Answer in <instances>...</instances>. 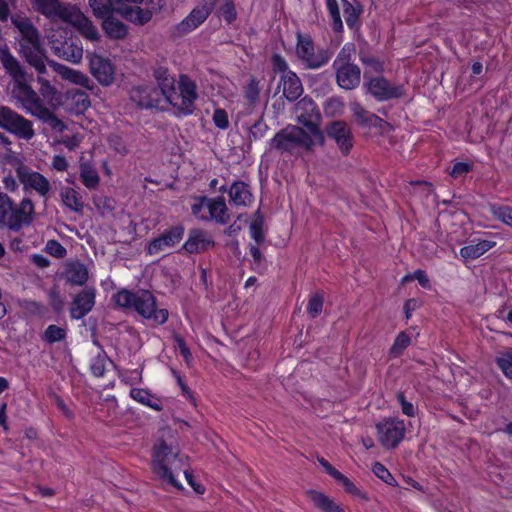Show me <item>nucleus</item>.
Here are the masks:
<instances>
[{
	"mask_svg": "<svg viewBox=\"0 0 512 512\" xmlns=\"http://www.w3.org/2000/svg\"><path fill=\"white\" fill-rule=\"evenodd\" d=\"M45 251L56 258H63L67 254L66 248L57 240H48Z\"/></svg>",
	"mask_w": 512,
	"mask_h": 512,
	"instance_id": "nucleus-53",
	"label": "nucleus"
},
{
	"mask_svg": "<svg viewBox=\"0 0 512 512\" xmlns=\"http://www.w3.org/2000/svg\"><path fill=\"white\" fill-rule=\"evenodd\" d=\"M88 3L93 15L102 21L117 13L118 8L114 7L112 0H88Z\"/></svg>",
	"mask_w": 512,
	"mask_h": 512,
	"instance_id": "nucleus-38",
	"label": "nucleus"
},
{
	"mask_svg": "<svg viewBox=\"0 0 512 512\" xmlns=\"http://www.w3.org/2000/svg\"><path fill=\"white\" fill-rule=\"evenodd\" d=\"M178 100L170 103L178 117L191 115L195 110V100L198 98L197 87L194 81L186 75H180Z\"/></svg>",
	"mask_w": 512,
	"mask_h": 512,
	"instance_id": "nucleus-7",
	"label": "nucleus"
},
{
	"mask_svg": "<svg viewBox=\"0 0 512 512\" xmlns=\"http://www.w3.org/2000/svg\"><path fill=\"white\" fill-rule=\"evenodd\" d=\"M214 246L215 242L207 237L206 231L192 229L189 232L187 241L183 245V249L190 254H199Z\"/></svg>",
	"mask_w": 512,
	"mask_h": 512,
	"instance_id": "nucleus-22",
	"label": "nucleus"
},
{
	"mask_svg": "<svg viewBox=\"0 0 512 512\" xmlns=\"http://www.w3.org/2000/svg\"><path fill=\"white\" fill-rule=\"evenodd\" d=\"M230 200L237 206H247L252 200L249 185L243 181H235L228 190Z\"/></svg>",
	"mask_w": 512,
	"mask_h": 512,
	"instance_id": "nucleus-31",
	"label": "nucleus"
},
{
	"mask_svg": "<svg viewBox=\"0 0 512 512\" xmlns=\"http://www.w3.org/2000/svg\"><path fill=\"white\" fill-rule=\"evenodd\" d=\"M491 212L496 219L512 227V207L491 205Z\"/></svg>",
	"mask_w": 512,
	"mask_h": 512,
	"instance_id": "nucleus-44",
	"label": "nucleus"
},
{
	"mask_svg": "<svg viewBox=\"0 0 512 512\" xmlns=\"http://www.w3.org/2000/svg\"><path fill=\"white\" fill-rule=\"evenodd\" d=\"M89 67L93 77L103 86H109L114 81L115 68L112 62L97 54L89 56Z\"/></svg>",
	"mask_w": 512,
	"mask_h": 512,
	"instance_id": "nucleus-16",
	"label": "nucleus"
},
{
	"mask_svg": "<svg viewBox=\"0 0 512 512\" xmlns=\"http://www.w3.org/2000/svg\"><path fill=\"white\" fill-rule=\"evenodd\" d=\"M117 13L120 14L127 21L143 26L148 23L153 16V11L141 8L139 6H124L121 9H117Z\"/></svg>",
	"mask_w": 512,
	"mask_h": 512,
	"instance_id": "nucleus-25",
	"label": "nucleus"
},
{
	"mask_svg": "<svg viewBox=\"0 0 512 512\" xmlns=\"http://www.w3.org/2000/svg\"><path fill=\"white\" fill-rule=\"evenodd\" d=\"M101 27L106 37L111 40H123L128 36V26L117 19L114 14L104 19Z\"/></svg>",
	"mask_w": 512,
	"mask_h": 512,
	"instance_id": "nucleus-27",
	"label": "nucleus"
},
{
	"mask_svg": "<svg viewBox=\"0 0 512 512\" xmlns=\"http://www.w3.org/2000/svg\"><path fill=\"white\" fill-rule=\"evenodd\" d=\"M108 143L116 152L122 155H126L128 153V149L124 145L122 137L119 135H110L108 137Z\"/></svg>",
	"mask_w": 512,
	"mask_h": 512,
	"instance_id": "nucleus-63",
	"label": "nucleus"
},
{
	"mask_svg": "<svg viewBox=\"0 0 512 512\" xmlns=\"http://www.w3.org/2000/svg\"><path fill=\"white\" fill-rule=\"evenodd\" d=\"M16 173L19 181L24 186V190L27 191L31 188L42 196H45L49 192L51 188L50 183L41 173L31 171L29 167L23 164L16 168Z\"/></svg>",
	"mask_w": 512,
	"mask_h": 512,
	"instance_id": "nucleus-15",
	"label": "nucleus"
},
{
	"mask_svg": "<svg viewBox=\"0 0 512 512\" xmlns=\"http://www.w3.org/2000/svg\"><path fill=\"white\" fill-rule=\"evenodd\" d=\"M26 215L27 214L24 213L19 206L13 205V210H11L5 226H7L11 231L19 232L23 226L30 225Z\"/></svg>",
	"mask_w": 512,
	"mask_h": 512,
	"instance_id": "nucleus-39",
	"label": "nucleus"
},
{
	"mask_svg": "<svg viewBox=\"0 0 512 512\" xmlns=\"http://www.w3.org/2000/svg\"><path fill=\"white\" fill-rule=\"evenodd\" d=\"M411 342V339L408 334H406L404 331L400 332L392 347L390 348V355L394 357L400 356L404 350L409 346Z\"/></svg>",
	"mask_w": 512,
	"mask_h": 512,
	"instance_id": "nucleus-43",
	"label": "nucleus"
},
{
	"mask_svg": "<svg viewBox=\"0 0 512 512\" xmlns=\"http://www.w3.org/2000/svg\"><path fill=\"white\" fill-rule=\"evenodd\" d=\"M263 226L264 223H260V221H252L250 224L251 237L258 245L262 244L265 240Z\"/></svg>",
	"mask_w": 512,
	"mask_h": 512,
	"instance_id": "nucleus-58",
	"label": "nucleus"
},
{
	"mask_svg": "<svg viewBox=\"0 0 512 512\" xmlns=\"http://www.w3.org/2000/svg\"><path fill=\"white\" fill-rule=\"evenodd\" d=\"M29 113H31L33 116H36L38 119L43 121L44 123L47 121V118L51 114L52 111H50L46 106L43 105L42 100L39 99L37 103L32 105L30 109L27 110Z\"/></svg>",
	"mask_w": 512,
	"mask_h": 512,
	"instance_id": "nucleus-54",
	"label": "nucleus"
},
{
	"mask_svg": "<svg viewBox=\"0 0 512 512\" xmlns=\"http://www.w3.org/2000/svg\"><path fill=\"white\" fill-rule=\"evenodd\" d=\"M307 495L314 506L322 512H345L343 507L322 492L316 490L307 491Z\"/></svg>",
	"mask_w": 512,
	"mask_h": 512,
	"instance_id": "nucleus-29",
	"label": "nucleus"
},
{
	"mask_svg": "<svg viewBox=\"0 0 512 512\" xmlns=\"http://www.w3.org/2000/svg\"><path fill=\"white\" fill-rule=\"evenodd\" d=\"M296 110L300 111V114L307 113L309 116H312V113H320L314 100L309 96H305L297 102Z\"/></svg>",
	"mask_w": 512,
	"mask_h": 512,
	"instance_id": "nucleus-49",
	"label": "nucleus"
},
{
	"mask_svg": "<svg viewBox=\"0 0 512 512\" xmlns=\"http://www.w3.org/2000/svg\"><path fill=\"white\" fill-rule=\"evenodd\" d=\"M106 355L105 354H99L97 357L94 358L90 370L91 373L96 377H102L105 373V362H106Z\"/></svg>",
	"mask_w": 512,
	"mask_h": 512,
	"instance_id": "nucleus-56",
	"label": "nucleus"
},
{
	"mask_svg": "<svg viewBox=\"0 0 512 512\" xmlns=\"http://www.w3.org/2000/svg\"><path fill=\"white\" fill-rule=\"evenodd\" d=\"M65 278L71 285L83 286L89 278V272L86 265L80 261H74L67 265L65 269Z\"/></svg>",
	"mask_w": 512,
	"mask_h": 512,
	"instance_id": "nucleus-28",
	"label": "nucleus"
},
{
	"mask_svg": "<svg viewBox=\"0 0 512 512\" xmlns=\"http://www.w3.org/2000/svg\"><path fill=\"white\" fill-rule=\"evenodd\" d=\"M259 95V81L255 77H252L245 87L244 96L250 103H255L259 99Z\"/></svg>",
	"mask_w": 512,
	"mask_h": 512,
	"instance_id": "nucleus-50",
	"label": "nucleus"
},
{
	"mask_svg": "<svg viewBox=\"0 0 512 512\" xmlns=\"http://www.w3.org/2000/svg\"><path fill=\"white\" fill-rule=\"evenodd\" d=\"M211 13L212 3H210V0H202L199 5L191 10L188 16L175 26V34L183 36L195 30L206 21Z\"/></svg>",
	"mask_w": 512,
	"mask_h": 512,
	"instance_id": "nucleus-11",
	"label": "nucleus"
},
{
	"mask_svg": "<svg viewBox=\"0 0 512 512\" xmlns=\"http://www.w3.org/2000/svg\"><path fill=\"white\" fill-rule=\"evenodd\" d=\"M336 82L344 90H353L360 85L361 69L358 65H341L334 68Z\"/></svg>",
	"mask_w": 512,
	"mask_h": 512,
	"instance_id": "nucleus-20",
	"label": "nucleus"
},
{
	"mask_svg": "<svg viewBox=\"0 0 512 512\" xmlns=\"http://www.w3.org/2000/svg\"><path fill=\"white\" fill-rule=\"evenodd\" d=\"M96 290L93 287H86L76 294L71 307L70 316L72 319H82L85 317L95 305Z\"/></svg>",
	"mask_w": 512,
	"mask_h": 512,
	"instance_id": "nucleus-17",
	"label": "nucleus"
},
{
	"mask_svg": "<svg viewBox=\"0 0 512 512\" xmlns=\"http://www.w3.org/2000/svg\"><path fill=\"white\" fill-rule=\"evenodd\" d=\"M130 396L134 400H136V401H138V402H140V403H142V404H144V405H146V406H148L150 408H153L156 411H161L163 409L162 406L159 404V400L158 399H156V401H152L153 396L146 389L132 388L130 390Z\"/></svg>",
	"mask_w": 512,
	"mask_h": 512,
	"instance_id": "nucleus-40",
	"label": "nucleus"
},
{
	"mask_svg": "<svg viewBox=\"0 0 512 512\" xmlns=\"http://www.w3.org/2000/svg\"><path fill=\"white\" fill-rule=\"evenodd\" d=\"M271 63L274 72H281L282 74H285L286 72L290 71L288 69V64L286 60L279 54L272 55Z\"/></svg>",
	"mask_w": 512,
	"mask_h": 512,
	"instance_id": "nucleus-64",
	"label": "nucleus"
},
{
	"mask_svg": "<svg viewBox=\"0 0 512 512\" xmlns=\"http://www.w3.org/2000/svg\"><path fill=\"white\" fill-rule=\"evenodd\" d=\"M364 87L366 88V93L381 102L399 99L405 94L403 86H394L383 76L370 77L364 83Z\"/></svg>",
	"mask_w": 512,
	"mask_h": 512,
	"instance_id": "nucleus-9",
	"label": "nucleus"
},
{
	"mask_svg": "<svg viewBox=\"0 0 512 512\" xmlns=\"http://www.w3.org/2000/svg\"><path fill=\"white\" fill-rule=\"evenodd\" d=\"M297 56L303 61L307 68L317 69L326 64L332 53L327 49H319L315 52V45L310 35H303L297 32Z\"/></svg>",
	"mask_w": 512,
	"mask_h": 512,
	"instance_id": "nucleus-5",
	"label": "nucleus"
},
{
	"mask_svg": "<svg viewBox=\"0 0 512 512\" xmlns=\"http://www.w3.org/2000/svg\"><path fill=\"white\" fill-rule=\"evenodd\" d=\"M181 470V460L165 440L159 439L153 447L152 471L164 483L179 490L181 484L176 480L174 473Z\"/></svg>",
	"mask_w": 512,
	"mask_h": 512,
	"instance_id": "nucleus-3",
	"label": "nucleus"
},
{
	"mask_svg": "<svg viewBox=\"0 0 512 512\" xmlns=\"http://www.w3.org/2000/svg\"><path fill=\"white\" fill-rule=\"evenodd\" d=\"M153 77L157 82L158 90L161 91V97H164L168 103H173V100L179 99L175 87V79L170 75L167 67H154Z\"/></svg>",
	"mask_w": 512,
	"mask_h": 512,
	"instance_id": "nucleus-19",
	"label": "nucleus"
},
{
	"mask_svg": "<svg viewBox=\"0 0 512 512\" xmlns=\"http://www.w3.org/2000/svg\"><path fill=\"white\" fill-rule=\"evenodd\" d=\"M213 122L219 129H227L229 127L228 114L224 109H216L213 114Z\"/></svg>",
	"mask_w": 512,
	"mask_h": 512,
	"instance_id": "nucleus-57",
	"label": "nucleus"
},
{
	"mask_svg": "<svg viewBox=\"0 0 512 512\" xmlns=\"http://www.w3.org/2000/svg\"><path fill=\"white\" fill-rule=\"evenodd\" d=\"M269 149L279 154L295 155L299 151L312 152V140L305 129L298 125H288L278 131L269 142Z\"/></svg>",
	"mask_w": 512,
	"mask_h": 512,
	"instance_id": "nucleus-4",
	"label": "nucleus"
},
{
	"mask_svg": "<svg viewBox=\"0 0 512 512\" xmlns=\"http://www.w3.org/2000/svg\"><path fill=\"white\" fill-rule=\"evenodd\" d=\"M130 100L140 109L157 108L161 101V91L153 85H137L129 90Z\"/></svg>",
	"mask_w": 512,
	"mask_h": 512,
	"instance_id": "nucleus-12",
	"label": "nucleus"
},
{
	"mask_svg": "<svg viewBox=\"0 0 512 512\" xmlns=\"http://www.w3.org/2000/svg\"><path fill=\"white\" fill-rule=\"evenodd\" d=\"M184 232V226L181 224L171 226L149 242L147 246V253L149 255H154L166 248L174 247L183 239Z\"/></svg>",
	"mask_w": 512,
	"mask_h": 512,
	"instance_id": "nucleus-13",
	"label": "nucleus"
},
{
	"mask_svg": "<svg viewBox=\"0 0 512 512\" xmlns=\"http://www.w3.org/2000/svg\"><path fill=\"white\" fill-rule=\"evenodd\" d=\"M35 2L37 10L51 19L70 22L77 12L75 7L62 3L60 0H36Z\"/></svg>",
	"mask_w": 512,
	"mask_h": 512,
	"instance_id": "nucleus-14",
	"label": "nucleus"
},
{
	"mask_svg": "<svg viewBox=\"0 0 512 512\" xmlns=\"http://www.w3.org/2000/svg\"><path fill=\"white\" fill-rule=\"evenodd\" d=\"M81 33L84 37L92 41H98L100 38L98 29L88 20L82 26Z\"/></svg>",
	"mask_w": 512,
	"mask_h": 512,
	"instance_id": "nucleus-62",
	"label": "nucleus"
},
{
	"mask_svg": "<svg viewBox=\"0 0 512 512\" xmlns=\"http://www.w3.org/2000/svg\"><path fill=\"white\" fill-rule=\"evenodd\" d=\"M359 59L362 64L368 67L372 72L382 73L384 71L383 63L378 58L368 55L363 50L359 52Z\"/></svg>",
	"mask_w": 512,
	"mask_h": 512,
	"instance_id": "nucleus-46",
	"label": "nucleus"
},
{
	"mask_svg": "<svg viewBox=\"0 0 512 512\" xmlns=\"http://www.w3.org/2000/svg\"><path fill=\"white\" fill-rule=\"evenodd\" d=\"M380 443L387 449H395L405 436V425L402 420L384 419L376 425Z\"/></svg>",
	"mask_w": 512,
	"mask_h": 512,
	"instance_id": "nucleus-10",
	"label": "nucleus"
},
{
	"mask_svg": "<svg viewBox=\"0 0 512 512\" xmlns=\"http://www.w3.org/2000/svg\"><path fill=\"white\" fill-rule=\"evenodd\" d=\"M12 96L17 99L26 110L30 109V107L40 99L37 93L27 83V77L13 81Z\"/></svg>",
	"mask_w": 512,
	"mask_h": 512,
	"instance_id": "nucleus-21",
	"label": "nucleus"
},
{
	"mask_svg": "<svg viewBox=\"0 0 512 512\" xmlns=\"http://www.w3.org/2000/svg\"><path fill=\"white\" fill-rule=\"evenodd\" d=\"M0 128L25 140H30L35 135L30 120L3 105H0Z\"/></svg>",
	"mask_w": 512,
	"mask_h": 512,
	"instance_id": "nucleus-6",
	"label": "nucleus"
},
{
	"mask_svg": "<svg viewBox=\"0 0 512 512\" xmlns=\"http://www.w3.org/2000/svg\"><path fill=\"white\" fill-rule=\"evenodd\" d=\"M282 86L283 96L289 102H295L304 92L300 78L293 71H288L281 75L280 84Z\"/></svg>",
	"mask_w": 512,
	"mask_h": 512,
	"instance_id": "nucleus-23",
	"label": "nucleus"
},
{
	"mask_svg": "<svg viewBox=\"0 0 512 512\" xmlns=\"http://www.w3.org/2000/svg\"><path fill=\"white\" fill-rule=\"evenodd\" d=\"M112 300L117 307L134 310L156 324H164L169 316L167 309L156 308V298L149 290L133 292L123 288L113 295Z\"/></svg>",
	"mask_w": 512,
	"mask_h": 512,
	"instance_id": "nucleus-1",
	"label": "nucleus"
},
{
	"mask_svg": "<svg viewBox=\"0 0 512 512\" xmlns=\"http://www.w3.org/2000/svg\"><path fill=\"white\" fill-rule=\"evenodd\" d=\"M0 62L6 73L14 80L28 77L20 62L12 55L7 44L0 45Z\"/></svg>",
	"mask_w": 512,
	"mask_h": 512,
	"instance_id": "nucleus-24",
	"label": "nucleus"
},
{
	"mask_svg": "<svg viewBox=\"0 0 512 512\" xmlns=\"http://www.w3.org/2000/svg\"><path fill=\"white\" fill-rule=\"evenodd\" d=\"M12 23L22 35L19 42V54L35 68L39 74L46 73L44 58L45 49L41 45L40 35L37 28L28 18L21 20L12 19Z\"/></svg>",
	"mask_w": 512,
	"mask_h": 512,
	"instance_id": "nucleus-2",
	"label": "nucleus"
},
{
	"mask_svg": "<svg viewBox=\"0 0 512 512\" xmlns=\"http://www.w3.org/2000/svg\"><path fill=\"white\" fill-rule=\"evenodd\" d=\"M355 51L354 44H345L342 49L339 51L336 59L333 62V68L339 67L341 65H355L351 62L352 53Z\"/></svg>",
	"mask_w": 512,
	"mask_h": 512,
	"instance_id": "nucleus-42",
	"label": "nucleus"
},
{
	"mask_svg": "<svg viewBox=\"0 0 512 512\" xmlns=\"http://www.w3.org/2000/svg\"><path fill=\"white\" fill-rule=\"evenodd\" d=\"M343 5V13L347 26L350 29L359 26V16L363 12V6L356 0L354 3L348 0H341Z\"/></svg>",
	"mask_w": 512,
	"mask_h": 512,
	"instance_id": "nucleus-35",
	"label": "nucleus"
},
{
	"mask_svg": "<svg viewBox=\"0 0 512 512\" xmlns=\"http://www.w3.org/2000/svg\"><path fill=\"white\" fill-rule=\"evenodd\" d=\"M49 303L56 314H60L64 308V301L56 287L52 288L49 293Z\"/></svg>",
	"mask_w": 512,
	"mask_h": 512,
	"instance_id": "nucleus-52",
	"label": "nucleus"
},
{
	"mask_svg": "<svg viewBox=\"0 0 512 512\" xmlns=\"http://www.w3.org/2000/svg\"><path fill=\"white\" fill-rule=\"evenodd\" d=\"M352 117L356 124L362 128L371 129L373 121H376V114L365 109L360 103H351Z\"/></svg>",
	"mask_w": 512,
	"mask_h": 512,
	"instance_id": "nucleus-36",
	"label": "nucleus"
},
{
	"mask_svg": "<svg viewBox=\"0 0 512 512\" xmlns=\"http://www.w3.org/2000/svg\"><path fill=\"white\" fill-rule=\"evenodd\" d=\"M325 137L332 139L342 155L350 154L354 145V136L350 126L343 120L328 122L324 127Z\"/></svg>",
	"mask_w": 512,
	"mask_h": 512,
	"instance_id": "nucleus-8",
	"label": "nucleus"
},
{
	"mask_svg": "<svg viewBox=\"0 0 512 512\" xmlns=\"http://www.w3.org/2000/svg\"><path fill=\"white\" fill-rule=\"evenodd\" d=\"M80 179L84 186L90 190L96 189L100 182L98 172L89 162L80 164Z\"/></svg>",
	"mask_w": 512,
	"mask_h": 512,
	"instance_id": "nucleus-37",
	"label": "nucleus"
},
{
	"mask_svg": "<svg viewBox=\"0 0 512 512\" xmlns=\"http://www.w3.org/2000/svg\"><path fill=\"white\" fill-rule=\"evenodd\" d=\"M174 341H175L177 347L179 348L180 353L183 356L185 362L187 364H189L190 361L193 359V357H192V354H191L189 348L186 345L184 338L181 337L180 335L176 334V335H174Z\"/></svg>",
	"mask_w": 512,
	"mask_h": 512,
	"instance_id": "nucleus-61",
	"label": "nucleus"
},
{
	"mask_svg": "<svg viewBox=\"0 0 512 512\" xmlns=\"http://www.w3.org/2000/svg\"><path fill=\"white\" fill-rule=\"evenodd\" d=\"M321 119V113H312V116L304 113L299 114L297 117L298 123L302 125L301 127L305 129V133L312 140V151L315 145H325L324 130L320 128Z\"/></svg>",
	"mask_w": 512,
	"mask_h": 512,
	"instance_id": "nucleus-18",
	"label": "nucleus"
},
{
	"mask_svg": "<svg viewBox=\"0 0 512 512\" xmlns=\"http://www.w3.org/2000/svg\"><path fill=\"white\" fill-rule=\"evenodd\" d=\"M496 362L505 376L512 378V351L504 353Z\"/></svg>",
	"mask_w": 512,
	"mask_h": 512,
	"instance_id": "nucleus-55",
	"label": "nucleus"
},
{
	"mask_svg": "<svg viewBox=\"0 0 512 512\" xmlns=\"http://www.w3.org/2000/svg\"><path fill=\"white\" fill-rule=\"evenodd\" d=\"M11 210H13L12 199L7 194L0 193V225H6Z\"/></svg>",
	"mask_w": 512,
	"mask_h": 512,
	"instance_id": "nucleus-45",
	"label": "nucleus"
},
{
	"mask_svg": "<svg viewBox=\"0 0 512 512\" xmlns=\"http://www.w3.org/2000/svg\"><path fill=\"white\" fill-rule=\"evenodd\" d=\"M60 198L63 204L69 210L82 214L84 210V201L78 191L71 187H62L60 190Z\"/></svg>",
	"mask_w": 512,
	"mask_h": 512,
	"instance_id": "nucleus-30",
	"label": "nucleus"
},
{
	"mask_svg": "<svg viewBox=\"0 0 512 512\" xmlns=\"http://www.w3.org/2000/svg\"><path fill=\"white\" fill-rule=\"evenodd\" d=\"M66 329L55 324L49 325L42 335V340L46 343L53 344L60 342L66 338Z\"/></svg>",
	"mask_w": 512,
	"mask_h": 512,
	"instance_id": "nucleus-41",
	"label": "nucleus"
},
{
	"mask_svg": "<svg viewBox=\"0 0 512 512\" xmlns=\"http://www.w3.org/2000/svg\"><path fill=\"white\" fill-rule=\"evenodd\" d=\"M373 473L388 485L395 486L397 482L388 469L380 462H375L372 468Z\"/></svg>",
	"mask_w": 512,
	"mask_h": 512,
	"instance_id": "nucleus-48",
	"label": "nucleus"
},
{
	"mask_svg": "<svg viewBox=\"0 0 512 512\" xmlns=\"http://www.w3.org/2000/svg\"><path fill=\"white\" fill-rule=\"evenodd\" d=\"M495 242L489 240H481L475 244H469L460 249V255L465 260H474L482 256L485 252L495 246Z\"/></svg>",
	"mask_w": 512,
	"mask_h": 512,
	"instance_id": "nucleus-34",
	"label": "nucleus"
},
{
	"mask_svg": "<svg viewBox=\"0 0 512 512\" xmlns=\"http://www.w3.org/2000/svg\"><path fill=\"white\" fill-rule=\"evenodd\" d=\"M323 297L320 294L313 295L308 302L307 312L312 318H316L322 312Z\"/></svg>",
	"mask_w": 512,
	"mask_h": 512,
	"instance_id": "nucleus-51",
	"label": "nucleus"
},
{
	"mask_svg": "<svg viewBox=\"0 0 512 512\" xmlns=\"http://www.w3.org/2000/svg\"><path fill=\"white\" fill-rule=\"evenodd\" d=\"M268 130V125L260 117L251 127L249 131V142L257 141L264 137Z\"/></svg>",
	"mask_w": 512,
	"mask_h": 512,
	"instance_id": "nucleus-47",
	"label": "nucleus"
},
{
	"mask_svg": "<svg viewBox=\"0 0 512 512\" xmlns=\"http://www.w3.org/2000/svg\"><path fill=\"white\" fill-rule=\"evenodd\" d=\"M207 208L209 210L210 217L217 223L226 224L229 222L230 215L223 196L208 199Z\"/></svg>",
	"mask_w": 512,
	"mask_h": 512,
	"instance_id": "nucleus-32",
	"label": "nucleus"
},
{
	"mask_svg": "<svg viewBox=\"0 0 512 512\" xmlns=\"http://www.w3.org/2000/svg\"><path fill=\"white\" fill-rule=\"evenodd\" d=\"M212 11L219 18H223L227 24H232L237 18V11L233 0H210Z\"/></svg>",
	"mask_w": 512,
	"mask_h": 512,
	"instance_id": "nucleus-33",
	"label": "nucleus"
},
{
	"mask_svg": "<svg viewBox=\"0 0 512 512\" xmlns=\"http://www.w3.org/2000/svg\"><path fill=\"white\" fill-rule=\"evenodd\" d=\"M52 49L55 55L72 63L80 62L83 56V49L76 45L72 39L58 44L54 43Z\"/></svg>",
	"mask_w": 512,
	"mask_h": 512,
	"instance_id": "nucleus-26",
	"label": "nucleus"
},
{
	"mask_svg": "<svg viewBox=\"0 0 512 512\" xmlns=\"http://www.w3.org/2000/svg\"><path fill=\"white\" fill-rule=\"evenodd\" d=\"M73 100L79 112H84L91 104L88 95L82 91L76 92L73 96Z\"/></svg>",
	"mask_w": 512,
	"mask_h": 512,
	"instance_id": "nucleus-59",
	"label": "nucleus"
},
{
	"mask_svg": "<svg viewBox=\"0 0 512 512\" xmlns=\"http://www.w3.org/2000/svg\"><path fill=\"white\" fill-rule=\"evenodd\" d=\"M397 400L401 406V410H402V413L405 414L406 416H409V417H412L415 415V407L414 405L407 401L406 400V397L404 395L403 392H398L397 395Z\"/></svg>",
	"mask_w": 512,
	"mask_h": 512,
	"instance_id": "nucleus-60",
	"label": "nucleus"
}]
</instances>
